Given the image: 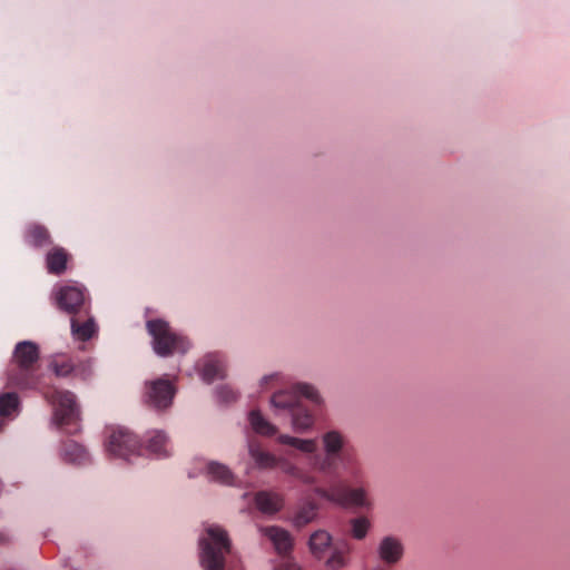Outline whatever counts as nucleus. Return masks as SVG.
Returning <instances> with one entry per match:
<instances>
[{"mask_svg":"<svg viewBox=\"0 0 570 570\" xmlns=\"http://www.w3.org/2000/svg\"><path fill=\"white\" fill-rule=\"evenodd\" d=\"M276 440L278 443L292 446L302 453L313 454L309 463L314 471L337 476V460L345 444V438L341 432L333 430L323 434L324 455L315 454L317 450L315 439H299L287 434H279Z\"/></svg>","mask_w":570,"mask_h":570,"instance_id":"1","label":"nucleus"},{"mask_svg":"<svg viewBox=\"0 0 570 570\" xmlns=\"http://www.w3.org/2000/svg\"><path fill=\"white\" fill-rule=\"evenodd\" d=\"M303 397L314 404L321 403L318 392L314 386L299 383L291 390H282L273 394L271 403L275 414L286 412L292 419V426L296 433H305L314 425V416L306 406Z\"/></svg>","mask_w":570,"mask_h":570,"instance_id":"2","label":"nucleus"},{"mask_svg":"<svg viewBox=\"0 0 570 570\" xmlns=\"http://www.w3.org/2000/svg\"><path fill=\"white\" fill-rule=\"evenodd\" d=\"M345 463L347 474L356 482L357 487L352 488L345 481L336 480L328 488L315 487V494L343 507L370 508L371 501L362 481L363 469L361 464L353 458L346 459Z\"/></svg>","mask_w":570,"mask_h":570,"instance_id":"3","label":"nucleus"},{"mask_svg":"<svg viewBox=\"0 0 570 570\" xmlns=\"http://www.w3.org/2000/svg\"><path fill=\"white\" fill-rule=\"evenodd\" d=\"M39 347L31 341L19 342L13 352L12 366L8 371V385L18 389H33L38 385L37 367Z\"/></svg>","mask_w":570,"mask_h":570,"instance_id":"4","label":"nucleus"},{"mask_svg":"<svg viewBox=\"0 0 570 570\" xmlns=\"http://www.w3.org/2000/svg\"><path fill=\"white\" fill-rule=\"evenodd\" d=\"M200 564L205 570H225V558L232 543L227 532L218 525H209L206 537L200 538Z\"/></svg>","mask_w":570,"mask_h":570,"instance_id":"5","label":"nucleus"},{"mask_svg":"<svg viewBox=\"0 0 570 570\" xmlns=\"http://www.w3.org/2000/svg\"><path fill=\"white\" fill-rule=\"evenodd\" d=\"M248 452L255 464L259 469L278 468L283 473L294 478L305 485H316L318 479L307 470L297 466L284 458H277L274 454L264 451L258 444L249 441Z\"/></svg>","mask_w":570,"mask_h":570,"instance_id":"6","label":"nucleus"},{"mask_svg":"<svg viewBox=\"0 0 570 570\" xmlns=\"http://www.w3.org/2000/svg\"><path fill=\"white\" fill-rule=\"evenodd\" d=\"M147 330L153 337L154 350L159 356L186 353L190 346L186 337L174 332L169 324L163 320L148 321Z\"/></svg>","mask_w":570,"mask_h":570,"instance_id":"7","label":"nucleus"},{"mask_svg":"<svg viewBox=\"0 0 570 570\" xmlns=\"http://www.w3.org/2000/svg\"><path fill=\"white\" fill-rule=\"evenodd\" d=\"M48 397L53 404L57 425L69 434L78 432L80 411L76 395L70 391H55Z\"/></svg>","mask_w":570,"mask_h":570,"instance_id":"8","label":"nucleus"},{"mask_svg":"<svg viewBox=\"0 0 570 570\" xmlns=\"http://www.w3.org/2000/svg\"><path fill=\"white\" fill-rule=\"evenodd\" d=\"M262 532L273 542L275 550L279 554V560L275 564L274 570H302L288 554L293 542L287 531L278 527H267L263 528Z\"/></svg>","mask_w":570,"mask_h":570,"instance_id":"9","label":"nucleus"},{"mask_svg":"<svg viewBox=\"0 0 570 570\" xmlns=\"http://www.w3.org/2000/svg\"><path fill=\"white\" fill-rule=\"evenodd\" d=\"M50 368L58 377L73 375L81 380H88L92 374L89 360H75L67 355H58L50 362Z\"/></svg>","mask_w":570,"mask_h":570,"instance_id":"10","label":"nucleus"},{"mask_svg":"<svg viewBox=\"0 0 570 570\" xmlns=\"http://www.w3.org/2000/svg\"><path fill=\"white\" fill-rule=\"evenodd\" d=\"M106 446L108 453L122 459H127L140 450L137 436L122 428L112 431Z\"/></svg>","mask_w":570,"mask_h":570,"instance_id":"11","label":"nucleus"},{"mask_svg":"<svg viewBox=\"0 0 570 570\" xmlns=\"http://www.w3.org/2000/svg\"><path fill=\"white\" fill-rule=\"evenodd\" d=\"M175 392L174 385L168 380L158 379L146 384L145 401L157 410L167 409L171 405Z\"/></svg>","mask_w":570,"mask_h":570,"instance_id":"12","label":"nucleus"},{"mask_svg":"<svg viewBox=\"0 0 570 570\" xmlns=\"http://www.w3.org/2000/svg\"><path fill=\"white\" fill-rule=\"evenodd\" d=\"M55 302L59 309L73 315L85 305V289L75 285H65L55 292Z\"/></svg>","mask_w":570,"mask_h":570,"instance_id":"13","label":"nucleus"},{"mask_svg":"<svg viewBox=\"0 0 570 570\" xmlns=\"http://www.w3.org/2000/svg\"><path fill=\"white\" fill-rule=\"evenodd\" d=\"M380 560L387 566L399 563L404 556V546L402 541L393 535L382 538L377 546Z\"/></svg>","mask_w":570,"mask_h":570,"instance_id":"14","label":"nucleus"},{"mask_svg":"<svg viewBox=\"0 0 570 570\" xmlns=\"http://www.w3.org/2000/svg\"><path fill=\"white\" fill-rule=\"evenodd\" d=\"M24 242L35 247L42 248L52 244V237L48 228L38 223L29 224L24 229Z\"/></svg>","mask_w":570,"mask_h":570,"instance_id":"15","label":"nucleus"},{"mask_svg":"<svg viewBox=\"0 0 570 570\" xmlns=\"http://www.w3.org/2000/svg\"><path fill=\"white\" fill-rule=\"evenodd\" d=\"M255 504L262 513L274 514L283 508L284 499L272 491H259L255 494Z\"/></svg>","mask_w":570,"mask_h":570,"instance_id":"16","label":"nucleus"},{"mask_svg":"<svg viewBox=\"0 0 570 570\" xmlns=\"http://www.w3.org/2000/svg\"><path fill=\"white\" fill-rule=\"evenodd\" d=\"M70 258L68 252L60 246H53L46 255V267L49 274L61 275L67 269Z\"/></svg>","mask_w":570,"mask_h":570,"instance_id":"17","label":"nucleus"},{"mask_svg":"<svg viewBox=\"0 0 570 570\" xmlns=\"http://www.w3.org/2000/svg\"><path fill=\"white\" fill-rule=\"evenodd\" d=\"M352 548L347 541L335 542L332 546V554L326 561V566L331 570L345 568L350 561Z\"/></svg>","mask_w":570,"mask_h":570,"instance_id":"18","label":"nucleus"},{"mask_svg":"<svg viewBox=\"0 0 570 570\" xmlns=\"http://www.w3.org/2000/svg\"><path fill=\"white\" fill-rule=\"evenodd\" d=\"M248 420L252 429L264 436H274L277 434V428L263 417L258 410L249 412Z\"/></svg>","mask_w":570,"mask_h":570,"instance_id":"19","label":"nucleus"},{"mask_svg":"<svg viewBox=\"0 0 570 570\" xmlns=\"http://www.w3.org/2000/svg\"><path fill=\"white\" fill-rule=\"evenodd\" d=\"M308 544L311 552L317 559H322L332 544V538L326 531L317 530L311 535Z\"/></svg>","mask_w":570,"mask_h":570,"instance_id":"20","label":"nucleus"},{"mask_svg":"<svg viewBox=\"0 0 570 570\" xmlns=\"http://www.w3.org/2000/svg\"><path fill=\"white\" fill-rule=\"evenodd\" d=\"M206 473L213 481L222 484L229 485L234 482V474L232 471L226 465L215 461L207 463Z\"/></svg>","mask_w":570,"mask_h":570,"instance_id":"21","label":"nucleus"},{"mask_svg":"<svg viewBox=\"0 0 570 570\" xmlns=\"http://www.w3.org/2000/svg\"><path fill=\"white\" fill-rule=\"evenodd\" d=\"M225 376V367L220 360L214 356H209L203 367L202 377L205 382L212 383L217 379Z\"/></svg>","mask_w":570,"mask_h":570,"instance_id":"22","label":"nucleus"},{"mask_svg":"<svg viewBox=\"0 0 570 570\" xmlns=\"http://www.w3.org/2000/svg\"><path fill=\"white\" fill-rule=\"evenodd\" d=\"M63 455L66 460L76 464H85L89 461V454L86 449L73 441H67L63 444Z\"/></svg>","mask_w":570,"mask_h":570,"instance_id":"23","label":"nucleus"},{"mask_svg":"<svg viewBox=\"0 0 570 570\" xmlns=\"http://www.w3.org/2000/svg\"><path fill=\"white\" fill-rule=\"evenodd\" d=\"M317 514V505L313 502L302 504L294 515V524L298 528L312 522Z\"/></svg>","mask_w":570,"mask_h":570,"instance_id":"24","label":"nucleus"},{"mask_svg":"<svg viewBox=\"0 0 570 570\" xmlns=\"http://www.w3.org/2000/svg\"><path fill=\"white\" fill-rule=\"evenodd\" d=\"M71 332L80 341L90 340L96 333V324L92 318H88L82 324H79L77 318H71Z\"/></svg>","mask_w":570,"mask_h":570,"instance_id":"25","label":"nucleus"},{"mask_svg":"<svg viewBox=\"0 0 570 570\" xmlns=\"http://www.w3.org/2000/svg\"><path fill=\"white\" fill-rule=\"evenodd\" d=\"M147 449L157 456L169 455V452L167 450V438L160 431H156L154 435L148 440Z\"/></svg>","mask_w":570,"mask_h":570,"instance_id":"26","label":"nucleus"},{"mask_svg":"<svg viewBox=\"0 0 570 570\" xmlns=\"http://www.w3.org/2000/svg\"><path fill=\"white\" fill-rule=\"evenodd\" d=\"M19 399L13 392L0 395V416H9L18 410Z\"/></svg>","mask_w":570,"mask_h":570,"instance_id":"27","label":"nucleus"},{"mask_svg":"<svg viewBox=\"0 0 570 570\" xmlns=\"http://www.w3.org/2000/svg\"><path fill=\"white\" fill-rule=\"evenodd\" d=\"M370 528V522L366 518H356L352 520V534L355 539L365 538L367 530Z\"/></svg>","mask_w":570,"mask_h":570,"instance_id":"28","label":"nucleus"},{"mask_svg":"<svg viewBox=\"0 0 570 570\" xmlns=\"http://www.w3.org/2000/svg\"><path fill=\"white\" fill-rule=\"evenodd\" d=\"M218 396L226 403L234 402L237 399V394L228 386H220L218 389Z\"/></svg>","mask_w":570,"mask_h":570,"instance_id":"29","label":"nucleus"},{"mask_svg":"<svg viewBox=\"0 0 570 570\" xmlns=\"http://www.w3.org/2000/svg\"><path fill=\"white\" fill-rule=\"evenodd\" d=\"M10 542V537L7 532L1 531L0 532V544H7Z\"/></svg>","mask_w":570,"mask_h":570,"instance_id":"30","label":"nucleus"},{"mask_svg":"<svg viewBox=\"0 0 570 570\" xmlns=\"http://www.w3.org/2000/svg\"><path fill=\"white\" fill-rule=\"evenodd\" d=\"M3 422L0 420V431L2 430Z\"/></svg>","mask_w":570,"mask_h":570,"instance_id":"31","label":"nucleus"}]
</instances>
